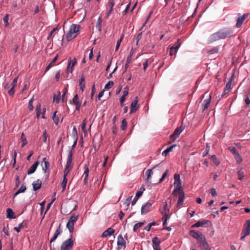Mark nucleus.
<instances>
[{"instance_id":"obj_1","label":"nucleus","mask_w":250,"mask_h":250,"mask_svg":"<svg viewBox=\"0 0 250 250\" xmlns=\"http://www.w3.org/2000/svg\"><path fill=\"white\" fill-rule=\"evenodd\" d=\"M232 30L228 28L219 30L218 32L212 34L208 39V43H210L219 40L225 39L231 36Z\"/></svg>"},{"instance_id":"obj_50","label":"nucleus","mask_w":250,"mask_h":250,"mask_svg":"<svg viewBox=\"0 0 250 250\" xmlns=\"http://www.w3.org/2000/svg\"><path fill=\"white\" fill-rule=\"evenodd\" d=\"M86 119H84L83 121V123L81 125L82 129L83 131L85 133H86Z\"/></svg>"},{"instance_id":"obj_29","label":"nucleus","mask_w":250,"mask_h":250,"mask_svg":"<svg viewBox=\"0 0 250 250\" xmlns=\"http://www.w3.org/2000/svg\"><path fill=\"white\" fill-rule=\"evenodd\" d=\"M85 80H84V76L83 75H82L81 76V79L79 81V85L80 86V89L82 90V91L84 90V88L85 87Z\"/></svg>"},{"instance_id":"obj_31","label":"nucleus","mask_w":250,"mask_h":250,"mask_svg":"<svg viewBox=\"0 0 250 250\" xmlns=\"http://www.w3.org/2000/svg\"><path fill=\"white\" fill-rule=\"evenodd\" d=\"M66 227L69 232L72 233L74 231V223L68 221L66 224Z\"/></svg>"},{"instance_id":"obj_8","label":"nucleus","mask_w":250,"mask_h":250,"mask_svg":"<svg viewBox=\"0 0 250 250\" xmlns=\"http://www.w3.org/2000/svg\"><path fill=\"white\" fill-rule=\"evenodd\" d=\"M198 244L203 250H210V248L206 240L205 236L198 242Z\"/></svg>"},{"instance_id":"obj_38","label":"nucleus","mask_w":250,"mask_h":250,"mask_svg":"<svg viewBox=\"0 0 250 250\" xmlns=\"http://www.w3.org/2000/svg\"><path fill=\"white\" fill-rule=\"evenodd\" d=\"M79 215H75L74 214H72V216L70 217L69 220L68 221L74 223L76 222L78 219Z\"/></svg>"},{"instance_id":"obj_3","label":"nucleus","mask_w":250,"mask_h":250,"mask_svg":"<svg viewBox=\"0 0 250 250\" xmlns=\"http://www.w3.org/2000/svg\"><path fill=\"white\" fill-rule=\"evenodd\" d=\"M72 234L71 235V237ZM74 241L71 238L64 241L61 246V250H70L74 245Z\"/></svg>"},{"instance_id":"obj_60","label":"nucleus","mask_w":250,"mask_h":250,"mask_svg":"<svg viewBox=\"0 0 250 250\" xmlns=\"http://www.w3.org/2000/svg\"><path fill=\"white\" fill-rule=\"evenodd\" d=\"M142 37V32L139 33L136 37V44H138L139 41L141 40Z\"/></svg>"},{"instance_id":"obj_16","label":"nucleus","mask_w":250,"mask_h":250,"mask_svg":"<svg viewBox=\"0 0 250 250\" xmlns=\"http://www.w3.org/2000/svg\"><path fill=\"white\" fill-rule=\"evenodd\" d=\"M152 204L149 202H147L145 205H143L141 208V214H144L148 212L150 210V208Z\"/></svg>"},{"instance_id":"obj_13","label":"nucleus","mask_w":250,"mask_h":250,"mask_svg":"<svg viewBox=\"0 0 250 250\" xmlns=\"http://www.w3.org/2000/svg\"><path fill=\"white\" fill-rule=\"evenodd\" d=\"M249 14L247 13L244 14L243 16H240L238 17L237 22L236 24V27L237 28L240 27L244 20L249 16Z\"/></svg>"},{"instance_id":"obj_14","label":"nucleus","mask_w":250,"mask_h":250,"mask_svg":"<svg viewBox=\"0 0 250 250\" xmlns=\"http://www.w3.org/2000/svg\"><path fill=\"white\" fill-rule=\"evenodd\" d=\"M181 44V42H179V40H178L176 42V43L171 46L170 48L169 55L172 56L173 54H176L178 49H179Z\"/></svg>"},{"instance_id":"obj_37","label":"nucleus","mask_w":250,"mask_h":250,"mask_svg":"<svg viewBox=\"0 0 250 250\" xmlns=\"http://www.w3.org/2000/svg\"><path fill=\"white\" fill-rule=\"evenodd\" d=\"M153 174V172L151 169H149L146 171V174L147 175L146 181L147 182H150L151 175Z\"/></svg>"},{"instance_id":"obj_47","label":"nucleus","mask_w":250,"mask_h":250,"mask_svg":"<svg viewBox=\"0 0 250 250\" xmlns=\"http://www.w3.org/2000/svg\"><path fill=\"white\" fill-rule=\"evenodd\" d=\"M237 175L238 176V179L242 181L244 178V171L242 169L239 170L237 172Z\"/></svg>"},{"instance_id":"obj_41","label":"nucleus","mask_w":250,"mask_h":250,"mask_svg":"<svg viewBox=\"0 0 250 250\" xmlns=\"http://www.w3.org/2000/svg\"><path fill=\"white\" fill-rule=\"evenodd\" d=\"M134 51H135L134 49L132 48L131 50H130V54H129V55L128 56V57L127 58L126 62H131V57H132L133 54L134 53Z\"/></svg>"},{"instance_id":"obj_7","label":"nucleus","mask_w":250,"mask_h":250,"mask_svg":"<svg viewBox=\"0 0 250 250\" xmlns=\"http://www.w3.org/2000/svg\"><path fill=\"white\" fill-rule=\"evenodd\" d=\"M189 233L191 236L197 240V242L204 237L201 232L194 230H190Z\"/></svg>"},{"instance_id":"obj_12","label":"nucleus","mask_w":250,"mask_h":250,"mask_svg":"<svg viewBox=\"0 0 250 250\" xmlns=\"http://www.w3.org/2000/svg\"><path fill=\"white\" fill-rule=\"evenodd\" d=\"M174 187L181 188H182V184L181 181L180 179V175L178 174H175L174 176Z\"/></svg>"},{"instance_id":"obj_27","label":"nucleus","mask_w":250,"mask_h":250,"mask_svg":"<svg viewBox=\"0 0 250 250\" xmlns=\"http://www.w3.org/2000/svg\"><path fill=\"white\" fill-rule=\"evenodd\" d=\"M211 101V96H209V98L208 99H206L204 101L203 104V111L207 109L209 106Z\"/></svg>"},{"instance_id":"obj_17","label":"nucleus","mask_w":250,"mask_h":250,"mask_svg":"<svg viewBox=\"0 0 250 250\" xmlns=\"http://www.w3.org/2000/svg\"><path fill=\"white\" fill-rule=\"evenodd\" d=\"M138 103L137 97L135 98V99L132 102L130 105V110L129 114H131L133 112H135L137 108L136 107L137 104Z\"/></svg>"},{"instance_id":"obj_45","label":"nucleus","mask_w":250,"mask_h":250,"mask_svg":"<svg viewBox=\"0 0 250 250\" xmlns=\"http://www.w3.org/2000/svg\"><path fill=\"white\" fill-rule=\"evenodd\" d=\"M181 188H177L176 187H174V190L172 191V195L174 196H177L178 195V194L180 193V192L181 191Z\"/></svg>"},{"instance_id":"obj_5","label":"nucleus","mask_w":250,"mask_h":250,"mask_svg":"<svg viewBox=\"0 0 250 250\" xmlns=\"http://www.w3.org/2000/svg\"><path fill=\"white\" fill-rule=\"evenodd\" d=\"M245 226V229L242 230V233H244V235H242L240 238L241 240H243L246 236L250 234V219L247 220Z\"/></svg>"},{"instance_id":"obj_58","label":"nucleus","mask_w":250,"mask_h":250,"mask_svg":"<svg viewBox=\"0 0 250 250\" xmlns=\"http://www.w3.org/2000/svg\"><path fill=\"white\" fill-rule=\"evenodd\" d=\"M71 168H72L71 167H65V168L64 171V175H63V176H65V177L67 176V175L68 174V173L70 171Z\"/></svg>"},{"instance_id":"obj_4","label":"nucleus","mask_w":250,"mask_h":250,"mask_svg":"<svg viewBox=\"0 0 250 250\" xmlns=\"http://www.w3.org/2000/svg\"><path fill=\"white\" fill-rule=\"evenodd\" d=\"M211 224V222L209 220L203 219L198 221L195 224L192 226V228H198L200 227H207Z\"/></svg>"},{"instance_id":"obj_46","label":"nucleus","mask_w":250,"mask_h":250,"mask_svg":"<svg viewBox=\"0 0 250 250\" xmlns=\"http://www.w3.org/2000/svg\"><path fill=\"white\" fill-rule=\"evenodd\" d=\"M234 157L236 159V161L238 164H240L242 162V158L241 156L240 155L239 153L235 155H234Z\"/></svg>"},{"instance_id":"obj_32","label":"nucleus","mask_w":250,"mask_h":250,"mask_svg":"<svg viewBox=\"0 0 250 250\" xmlns=\"http://www.w3.org/2000/svg\"><path fill=\"white\" fill-rule=\"evenodd\" d=\"M102 19L101 16H100L97 20V22L96 25V28L98 30L99 32L101 31Z\"/></svg>"},{"instance_id":"obj_57","label":"nucleus","mask_w":250,"mask_h":250,"mask_svg":"<svg viewBox=\"0 0 250 250\" xmlns=\"http://www.w3.org/2000/svg\"><path fill=\"white\" fill-rule=\"evenodd\" d=\"M162 213L163 215V217L162 220H165L167 221V219L169 218V216H168V213H167V212H166V211H162Z\"/></svg>"},{"instance_id":"obj_24","label":"nucleus","mask_w":250,"mask_h":250,"mask_svg":"<svg viewBox=\"0 0 250 250\" xmlns=\"http://www.w3.org/2000/svg\"><path fill=\"white\" fill-rule=\"evenodd\" d=\"M185 199V194L183 191H181L179 193V199L177 201V206H181L183 203Z\"/></svg>"},{"instance_id":"obj_61","label":"nucleus","mask_w":250,"mask_h":250,"mask_svg":"<svg viewBox=\"0 0 250 250\" xmlns=\"http://www.w3.org/2000/svg\"><path fill=\"white\" fill-rule=\"evenodd\" d=\"M57 30V27H55L54 28H53L50 32L49 35L48 36L47 38V40H49L52 36V35H53V33Z\"/></svg>"},{"instance_id":"obj_19","label":"nucleus","mask_w":250,"mask_h":250,"mask_svg":"<svg viewBox=\"0 0 250 250\" xmlns=\"http://www.w3.org/2000/svg\"><path fill=\"white\" fill-rule=\"evenodd\" d=\"M39 165V162L38 161H36L34 163L33 165L28 169L27 170V174L28 175H30L33 173H34L37 168V167Z\"/></svg>"},{"instance_id":"obj_39","label":"nucleus","mask_w":250,"mask_h":250,"mask_svg":"<svg viewBox=\"0 0 250 250\" xmlns=\"http://www.w3.org/2000/svg\"><path fill=\"white\" fill-rule=\"evenodd\" d=\"M67 182V179L66 177L63 176L62 182L61 184L62 187V191H64L66 188V185Z\"/></svg>"},{"instance_id":"obj_26","label":"nucleus","mask_w":250,"mask_h":250,"mask_svg":"<svg viewBox=\"0 0 250 250\" xmlns=\"http://www.w3.org/2000/svg\"><path fill=\"white\" fill-rule=\"evenodd\" d=\"M145 190V188H143V191H138L136 193V195H135V197H134V199L133 200V201H132V203H131V204H132V206H133L134 205L137 201L138 200V198L142 196V195L143 194V191Z\"/></svg>"},{"instance_id":"obj_53","label":"nucleus","mask_w":250,"mask_h":250,"mask_svg":"<svg viewBox=\"0 0 250 250\" xmlns=\"http://www.w3.org/2000/svg\"><path fill=\"white\" fill-rule=\"evenodd\" d=\"M26 189V186L22 184L20 189L18 190V193H21L24 192Z\"/></svg>"},{"instance_id":"obj_11","label":"nucleus","mask_w":250,"mask_h":250,"mask_svg":"<svg viewBox=\"0 0 250 250\" xmlns=\"http://www.w3.org/2000/svg\"><path fill=\"white\" fill-rule=\"evenodd\" d=\"M152 247L154 250H161L160 247V241L157 237L153 238L152 240Z\"/></svg>"},{"instance_id":"obj_49","label":"nucleus","mask_w":250,"mask_h":250,"mask_svg":"<svg viewBox=\"0 0 250 250\" xmlns=\"http://www.w3.org/2000/svg\"><path fill=\"white\" fill-rule=\"evenodd\" d=\"M72 103L74 104H76L80 103V102H79V98H78V96L77 94H76L74 96V97H73V98L72 99Z\"/></svg>"},{"instance_id":"obj_34","label":"nucleus","mask_w":250,"mask_h":250,"mask_svg":"<svg viewBox=\"0 0 250 250\" xmlns=\"http://www.w3.org/2000/svg\"><path fill=\"white\" fill-rule=\"evenodd\" d=\"M21 139L22 143V144L21 145V147H23L27 144V141L26 140V138H25L23 132H22L21 134Z\"/></svg>"},{"instance_id":"obj_55","label":"nucleus","mask_w":250,"mask_h":250,"mask_svg":"<svg viewBox=\"0 0 250 250\" xmlns=\"http://www.w3.org/2000/svg\"><path fill=\"white\" fill-rule=\"evenodd\" d=\"M33 101V97L29 100V103H28L29 109L30 111L32 110L34 108V106L32 104Z\"/></svg>"},{"instance_id":"obj_9","label":"nucleus","mask_w":250,"mask_h":250,"mask_svg":"<svg viewBox=\"0 0 250 250\" xmlns=\"http://www.w3.org/2000/svg\"><path fill=\"white\" fill-rule=\"evenodd\" d=\"M117 246H118V250L120 249H122V248H125L126 247L125 241L124 240L121 234H120L118 236L117 238Z\"/></svg>"},{"instance_id":"obj_40","label":"nucleus","mask_w":250,"mask_h":250,"mask_svg":"<svg viewBox=\"0 0 250 250\" xmlns=\"http://www.w3.org/2000/svg\"><path fill=\"white\" fill-rule=\"evenodd\" d=\"M57 113V111H56L55 112H54V114H53V115L52 116V119L54 121V123L57 125L59 123V118L57 117L56 116V114Z\"/></svg>"},{"instance_id":"obj_36","label":"nucleus","mask_w":250,"mask_h":250,"mask_svg":"<svg viewBox=\"0 0 250 250\" xmlns=\"http://www.w3.org/2000/svg\"><path fill=\"white\" fill-rule=\"evenodd\" d=\"M88 172H89V169L88 167H87L86 165L85 166V170L83 173V175L84 176V184H86L87 183V178L88 176Z\"/></svg>"},{"instance_id":"obj_64","label":"nucleus","mask_w":250,"mask_h":250,"mask_svg":"<svg viewBox=\"0 0 250 250\" xmlns=\"http://www.w3.org/2000/svg\"><path fill=\"white\" fill-rule=\"evenodd\" d=\"M231 82L229 81L227 83L225 87V89H227V90H230L231 89Z\"/></svg>"},{"instance_id":"obj_28","label":"nucleus","mask_w":250,"mask_h":250,"mask_svg":"<svg viewBox=\"0 0 250 250\" xmlns=\"http://www.w3.org/2000/svg\"><path fill=\"white\" fill-rule=\"evenodd\" d=\"M44 163V166H42V170L44 173H46L47 171V169L48 168L50 164L49 163L46 161V158L44 157L43 158L42 163Z\"/></svg>"},{"instance_id":"obj_23","label":"nucleus","mask_w":250,"mask_h":250,"mask_svg":"<svg viewBox=\"0 0 250 250\" xmlns=\"http://www.w3.org/2000/svg\"><path fill=\"white\" fill-rule=\"evenodd\" d=\"M6 217L7 218L11 219H15L16 218V216L15 215V213L13 212V210L10 208H8L6 210Z\"/></svg>"},{"instance_id":"obj_52","label":"nucleus","mask_w":250,"mask_h":250,"mask_svg":"<svg viewBox=\"0 0 250 250\" xmlns=\"http://www.w3.org/2000/svg\"><path fill=\"white\" fill-rule=\"evenodd\" d=\"M72 135L74 139L78 138V132L76 127L75 126H74L73 127Z\"/></svg>"},{"instance_id":"obj_56","label":"nucleus","mask_w":250,"mask_h":250,"mask_svg":"<svg viewBox=\"0 0 250 250\" xmlns=\"http://www.w3.org/2000/svg\"><path fill=\"white\" fill-rule=\"evenodd\" d=\"M132 197V196H131L130 197L127 198L124 201V203L125 205H126V207H128L129 205H130V201L131 200Z\"/></svg>"},{"instance_id":"obj_54","label":"nucleus","mask_w":250,"mask_h":250,"mask_svg":"<svg viewBox=\"0 0 250 250\" xmlns=\"http://www.w3.org/2000/svg\"><path fill=\"white\" fill-rule=\"evenodd\" d=\"M8 20H9V15L8 14L6 15L4 18H3V21L5 23V26H8L9 25L8 23Z\"/></svg>"},{"instance_id":"obj_43","label":"nucleus","mask_w":250,"mask_h":250,"mask_svg":"<svg viewBox=\"0 0 250 250\" xmlns=\"http://www.w3.org/2000/svg\"><path fill=\"white\" fill-rule=\"evenodd\" d=\"M127 126V122L125 119H123L122 121V125L121 126V129L125 130L126 129Z\"/></svg>"},{"instance_id":"obj_15","label":"nucleus","mask_w":250,"mask_h":250,"mask_svg":"<svg viewBox=\"0 0 250 250\" xmlns=\"http://www.w3.org/2000/svg\"><path fill=\"white\" fill-rule=\"evenodd\" d=\"M17 81H18V78H15L13 81H12V83L11 84V88L8 91V93L9 94V95L12 97L13 96V95H14V93H15V90H14V88L16 86V84H17Z\"/></svg>"},{"instance_id":"obj_51","label":"nucleus","mask_w":250,"mask_h":250,"mask_svg":"<svg viewBox=\"0 0 250 250\" xmlns=\"http://www.w3.org/2000/svg\"><path fill=\"white\" fill-rule=\"evenodd\" d=\"M229 149L233 153L234 155H235L238 153V151L234 146H230L229 147Z\"/></svg>"},{"instance_id":"obj_10","label":"nucleus","mask_w":250,"mask_h":250,"mask_svg":"<svg viewBox=\"0 0 250 250\" xmlns=\"http://www.w3.org/2000/svg\"><path fill=\"white\" fill-rule=\"evenodd\" d=\"M77 62L76 58H74L73 60H71L70 58L68 60V63L67 66V72H70L71 73L73 72V68L75 66Z\"/></svg>"},{"instance_id":"obj_63","label":"nucleus","mask_w":250,"mask_h":250,"mask_svg":"<svg viewBox=\"0 0 250 250\" xmlns=\"http://www.w3.org/2000/svg\"><path fill=\"white\" fill-rule=\"evenodd\" d=\"M42 136L43 137V142L44 143H46L47 140V133L46 130H44L42 134Z\"/></svg>"},{"instance_id":"obj_33","label":"nucleus","mask_w":250,"mask_h":250,"mask_svg":"<svg viewBox=\"0 0 250 250\" xmlns=\"http://www.w3.org/2000/svg\"><path fill=\"white\" fill-rule=\"evenodd\" d=\"M176 146V145L174 144L170 146V147H168L167 149H166L162 152V155L166 156L168 154V153L172 150L173 148Z\"/></svg>"},{"instance_id":"obj_30","label":"nucleus","mask_w":250,"mask_h":250,"mask_svg":"<svg viewBox=\"0 0 250 250\" xmlns=\"http://www.w3.org/2000/svg\"><path fill=\"white\" fill-rule=\"evenodd\" d=\"M146 224V221H144L142 222H139L137 224H136L134 227H133V231L134 232L137 231V230L141 227H142L143 226H144Z\"/></svg>"},{"instance_id":"obj_21","label":"nucleus","mask_w":250,"mask_h":250,"mask_svg":"<svg viewBox=\"0 0 250 250\" xmlns=\"http://www.w3.org/2000/svg\"><path fill=\"white\" fill-rule=\"evenodd\" d=\"M61 225L60 224L59 226L56 229V230L54 234V236L50 240V243H52L53 242H54L57 239L58 236L62 233V231L61 230Z\"/></svg>"},{"instance_id":"obj_22","label":"nucleus","mask_w":250,"mask_h":250,"mask_svg":"<svg viewBox=\"0 0 250 250\" xmlns=\"http://www.w3.org/2000/svg\"><path fill=\"white\" fill-rule=\"evenodd\" d=\"M114 232L115 230L113 229L109 228L103 233L102 237H106L107 236H111L114 233Z\"/></svg>"},{"instance_id":"obj_6","label":"nucleus","mask_w":250,"mask_h":250,"mask_svg":"<svg viewBox=\"0 0 250 250\" xmlns=\"http://www.w3.org/2000/svg\"><path fill=\"white\" fill-rule=\"evenodd\" d=\"M184 127L182 125L175 129L173 134L170 135V138L172 140V141H174L179 136L180 133L184 129Z\"/></svg>"},{"instance_id":"obj_2","label":"nucleus","mask_w":250,"mask_h":250,"mask_svg":"<svg viewBox=\"0 0 250 250\" xmlns=\"http://www.w3.org/2000/svg\"><path fill=\"white\" fill-rule=\"evenodd\" d=\"M80 32V25L73 24L70 27L69 31L66 35L67 41H70L75 38Z\"/></svg>"},{"instance_id":"obj_25","label":"nucleus","mask_w":250,"mask_h":250,"mask_svg":"<svg viewBox=\"0 0 250 250\" xmlns=\"http://www.w3.org/2000/svg\"><path fill=\"white\" fill-rule=\"evenodd\" d=\"M73 156V153L72 150H69L68 154L67 162L66 164V167H71L72 165V158Z\"/></svg>"},{"instance_id":"obj_18","label":"nucleus","mask_w":250,"mask_h":250,"mask_svg":"<svg viewBox=\"0 0 250 250\" xmlns=\"http://www.w3.org/2000/svg\"><path fill=\"white\" fill-rule=\"evenodd\" d=\"M28 223V220H23L21 223H20L18 227H16L14 228V229L17 232H20L21 229L22 228L26 227Z\"/></svg>"},{"instance_id":"obj_62","label":"nucleus","mask_w":250,"mask_h":250,"mask_svg":"<svg viewBox=\"0 0 250 250\" xmlns=\"http://www.w3.org/2000/svg\"><path fill=\"white\" fill-rule=\"evenodd\" d=\"M67 92V87L64 88L62 90L63 93H62V101L63 102L64 101V96L66 95Z\"/></svg>"},{"instance_id":"obj_35","label":"nucleus","mask_w":250,"mask_h":250,"mask_svg":"<svg viewBox=\"0 0 250 250\" xmlns=\"http://www.w3.org/2000/svg\"><path fill=\"white\" fill-rule=\"evenodd\" d=\"M210 160L213 162V163L216 166H218L220 164L219 161L217 158L216 156L214 155H211L210 157Z\"/></svg>"},{"instance_id":"obj_44","label":"nucleus","mask_w":250,"mask_h":250,"mask_svg":"<svg viewBox=\"0 0 250 250\" xmlns=\"http://www.w3.org/2000/svg\"><path fill=\"white\" fill-rule=\"evenodd\" d=\"M114 84L113 81H109L104 86V89H109L111 88Z\"/></svg>"},{"instance_id":"obj_42","label":"nucleus","mask_w":250,"mask_h":250,"mask_svg":"<svg viewBox=\"0 0 250 250\" xmlns=\"http://www.w3.org/2000/svg\"><path fill=\"white\" fill-rule=\"evenodd\" d=\"M124 35L123 34H122V36H121L120 39L117 41L116 48H115V51H117L118 50V49L120 47V45L121 44V42H122V41L124 38Z\"/></svg>"},{"instance_id":"obj_59","label":"nucleus","mask_w":250,"mask_h":250,"mask_svg":"<svg viewBox=\"0 0 250 250\" xmlns=\"http://www.w3.org/2000/svg\"><path fill=\"white\" fill-rule=\"evenodd\" d=\"M20 184V180L19 176H17L15 179V186L18 188Z\"/></svg>"},{"instance_id":"obj_48","label":"nucleus","mask_w":250,"mask_h":250,"mask_svg":"<svg viewBox=\"0 0 250 250\" xmlns=\"http://www.w3.org/2000/svg\"><path fill=\"white\" fill-rule=\"evenodd\" d=\"M218 52V47H214L212 49L209 50L208 52L209 54H212L214 53H216Z\"/></svg>"},{"instance_id":"obj_20","label":"nucleus","mask_w":250,"mask_h":250,"mask_svg":"<svg viewBox=\"0 0 250 250\" xmlns=\"http://www.w3.org/2000/svg\"><path fill=\"white\" fill-rule=\"evenodd\" d=\"M42 181L40 179H38L37 180L33 182L32 183L33 190L36 191L41 188L42 187Z\"/></svg>"}]
</instances>
